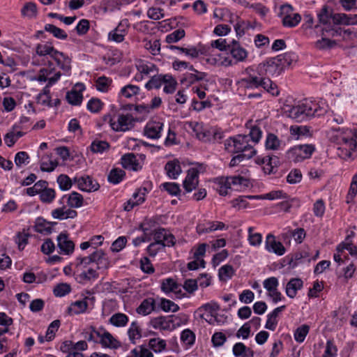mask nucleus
I'll return each instance as SVG.
<instances>
[{"mask_svg": "<svg viewBox=\"0 0 357 357\" xmlns=\"http://www.w3.org/2000/svg\"><path fill=\"white\" fill-rule=\"evenodd\" d=\"M163 84H165L163 91L167 94L173 93L176 89L177 82L169 74H166V78Z\"/></svg>", "mask_w": 357, "mask_h": 357, "instance_id": "49", "label": "nucleus"}, {"mask_svg": "<svg viewBox=\"0 0 357 357\" xmlns=\"http://www.w3.org/2000/svg\"><path fill=\"white\" fill-rule=\"evenodd\" d=\"M161 290L165 294L174 293L176 298H182L185 296V293L183 291L181 286L171 278L162 280Z\"/></svg>", "mask_w": 357, "mask_h": 357, "instance_id": "12", "label": "nucleus"}, {"mask_svg": "<svg viewBox=\"0 0 357 357\" xmlns=\"http://www.w3.org/2000/svg\"><path fill=\"white\" fill-rule=\"evenodd\" d=\"M218 274L220 280H227L232 278L234 269L231 265H224L219 269Z\"/></svg>", "mask_w": 357, "mask_h": 357, "instance_id": "54", "label": "nucleus"}, {"mask_svg": "<svg viewBox=\"0 0 357 357\" xmlns=\"http://www.w3.org/2000/svg\"><path fill=\"white\" fill-rule=\"evenodd\" d=\"M166 78V74L162 75H153L151 76L149 82L145 84V88L147 90H151L153 89H159L163 82H165Z\"/></svg>", "mask_w": 357, "mask_h": 357, "instance_id": "40", "label": "nucleus"}, {"mask_svg": "<svg viewBox=\"0 0 357 357\" xmlns=\"http://www.w3.org/2000/svg\"><path fill=\"white\" fill-rule=\"evenodd\" d=\"M249 197L251 199L273 200L277 199H285L287 197V195L282 190H275L264 195L252 196Z\"/></svg>", "mask_w": 357, "mask_h": 357, "instance_id": "42", "label": "nucleus"}, {"mask_svg": "<svg viewBox=\"0 0 357 357\" xmlns=\"http://www.w3.org/2000/svg\"><path fill=\"white\" fill-rule=\"evenodd\" d=\"M38 15L36 4L33 2L26 3L21 9V15L28 19L36 18Z\"/></svg>", "mask_w": 357, "mask_h": 357, "instance_id": "35", "label": "nucleus"}, {"mask_svg": "<svg viewBox=\"0 0 357 357\" xmlns=\"http://www.w3.org/2000/svg\"><path fill=\"white\" fill-rule=\"evenodd\" d=\"M296 60V55L293 52L280 54L259 63L256 68V73L268 78L270 76L277 77Z\"/></svg>", "mask_w": 357, "mask_h": 357, "instance_id": "1", "label": "nucleus"}, {"mask_svg": "<svg viewBox=\"0 0 357 357\" xmlns=\"http://www.w3.org/2000/svg\"><path fill=\"white\" fill-rule=\"evenodd\" d=\"M75 181L77 183L78 188L86 192L96 191L99 189L100 185L89 176L75 178Z\"/></svg>", "mask_w": 357, "mask_h": 357, "instance_id": "17", "label": "nucleus"}, {"mask_svg": "<svg viewBox=\"0 0 357 357\" xmlns=\"http://www.w3.org/2000/svg\"><path fill=\"white\" fill-rule=\"evenodd\" d=\"M155 308V301L153 298H147L142 301L136 312L141 315L146 316L151 314Z\"/></svg>", "mask_w": 357, "mask_h": 357, "instance_id": "30", "label": "nucleus"}, {"mask_svg": "<svg viewBox=\"0 0 357 357\" xmlns=\"http://www.w3.org/2000/svg\"><path fill=\"white\" fill-rule=\"evenodd\" d=\"M160 307L165 312H176L179 310V306L177 304L166 298L161 299Z\"/></svg>", "mask_w": 357, "mask_h": 357, "instance_id": "61", "label": "nucleus"}, {"mask_svg": "<svg viewBox=\"0 0 357 357\" xmlns=\"http://www.w3.org/2000/svg\"><path fill=\"white\" fill-rule=\"evenodd\" d=\"M87 300L93 301L94 298L86 297L82 301H76L68 307L67 312L70 315L82 314L86 312L88 307Z\"/></svg>", "mask_w": 357, "mask_h": 357, "instance_id": "21", "label": "nucleus"}, {"mask_svg": "<svg viewBox=\"0 0 357 357\" xmlns=\"http://www.w3.org/2000/svg\"><path fill=\"white\" fill-rule=\"evenodd\" d=\"M35 229L39 233H50L52 229L50 222L41 218L36 220Z\"/></svg>", "mask_w": 357, "mask_h": 357, "instance_id": "55", "label": "nucleus"}, {"mask_svg": "<svg viewBox=\"0 0 357 357\" xmlns=\"http://www.w3.org/2000/svg\"><path fill=\"white\" fill-rule=\"evenodd\" d=\"M303 286V282L301 278H294L290 279L286 285L285 292L291 298L296 297L297 291Z\"/></svg>", "mask_w": 357, "mask_h": 357, "instance_id": "23", "label": "nucleus"}, {"mask_svg": "<svg viewBox=\"0 0 357 357\" xmlns=\"http://www.w3.org/2000/svg\"><path fill=\"white\" fill-rule=\"evenodd\" d=\"M49 63L48 67L42 68L39 70L38 76V81L40 82H44L47 80L48 76L53 73L54 72V68L53 67V63L47 61Z\"/></svg>", "mask_w": 357, "mask_h": 357, "instance_id": "53", "label": "nucleus"}, {"mask_svg": "<svg viewBox=\"0 0 357 357\" xmlns=\"http://www.w3.org/2000/svg\"><path fill=\"white\" fill-rule=\"evenodd\" d=\"M163 123L159 121L149 123L144 130L145 135L151 139H158L160 137V132Z\"/></svg>", "mask_w": 357, "mask_h": 357, "instance_id": "27", "label": "nucleus"}, {"mask_svg": "<svg viewBox=\"0 0 357 357\" xmlns=\"http://www.w3.org/2000/svg\"><path fill=\"white\" fill-rule=\"evenodd\" d=\"M44 29L45 31L52 33L55 38L58 39L66 40L68 38V34L63 29L53 24H45Z\"/></svg>", "mask_w": 357, "mask_h": 357, "instance_id": "45", "label": "nucleus"}, {"mask_svg": "<svg viewBox=\"0 0 357 357\" xmlns=\"http://www.w3.org/2000/svg\"><path fill=\"white\" fill-rule=\"evenodd\" d=\"M39 195L42 202L50 204L54 199L56 192L54 189L47 187Z\"/></svg>", "mask_w": 357, "mask_h": 357, "instance_id": "58", "label": "nucleus"}, {"mask_svg": "<svg viewBox=\"0 0 357 357\" xmlns=\"http://www.w3.org/2000/svg\"><path fill=\"white\" fill-rule=\"evenodd\" d=\"M219 305L215 302L207 303L202 305L198 308L199 312L206 311L210 313V319L205 318V320L211 324H213L215 321L219 323L215 313L219 310Z\"/></svg>", "mask_w": 357, "mask_h": 357, "instance_id": "25", "label": "nucleus"}, {"mask_svg": "<svg viewBox=\"0 0 357 357\" xmlns=\"http://www.w3.org/2000/svg\"><path fill=\"white\" fill-rule=\"evenodd\" d=\"M79 88V91L72 89L66 94V99L68 102L73 105H79L82 103L83 96L82 91L84 89L82 84L77 85Z\"/></svg>", "mask_w": 357, "mask_h": 357, "instance_id": "31", "label": "nucleus"}, {"mask_svg": "<svg viewBox=\"0 0 357 357\" xmlns=\"http://www.w3.org/2000/svg\"><path fill=\"white\" fill-rule=\"evenodd\" d=\"M310 327L306 324H303L298 327L294 333V339L297 342H303L307 333H309Z\"/></svg>", "mask_w": 357, "mask_h": 357, "instance_id": "57", "label": "nucleus"}, {"mask_svg": "<svg viewBox=\"0 0 357 357\" xmlns=\"http://www.w3.org/2000/svg\"><path fill=\"white\" fill-rule=\"evenodd\" d=\"M160 188L166 190L171 195H177L181 192L179 185L176 183H163L160 185Z\"/></svg>", "mask_w": 357, "mask_h": 357, "instance_id": "60", "label": "nucleus"}, {"mask_svg": "<svg viewBox=\"0 0 357 357\" xmlns=\"http://www.w3.org/2000/svg\"><path fill=\"white\" fill-rule=\"evenodd\" d=\"M259 162L265 165L264 169L268 171L269 173L273 172L274 167L277 166L278 163V158L276 156H265L261 159H258Z\"/></svg>", "mask_w": 357, "mask_h": 357, "instance_id": "47", "label": "nucleus"}, {"mask_svg": "<svg viewBox=\"0 0 357 357\" xmlns=\"http://www.w3.org/2000/svg\"><path fill=\"white\" fill-rule=\"evenodd\" d=\"M128 335L131 343L135 344L136 340L141 338L142 330L137 321H132L128 330Z\"/></svg>", "mask_w": 357, "mask_h": 357, "instance_id": "38", "label": "nucleus"}, {"mask_svg": "<svg viewBox=\"0 0 357 357\" xmlns=\"http://www.w3.org/2000/svg\"><path fill=\"white\" fill-rule=\"evenodd\" d=\"M130 24L127 19L122 20L117 26L108 33V40L115 43H121L128 32Z\"/></svg>", "mask_w": 357, "mask_h": 357, "instance_id": "10", "label": "nucleus"}, {"mask_svg": "<svg viewBox=\"0 0 357 357\" xmlns=\"http://www.w3.org/2000/svg\"><path fill=\"white\" fill-rule=\"evenodd\" d=\"M339 134L340 148L344 158H350L353 151L357 150V132L348 128H334Z\"/></svg>", "mask_w": 357, "mask_h": 357, "instance_id": "7", "label": "nucleus"}, {"mask_svg": "<svg viewBox=\"0 0 357 357\" xmlns=\"http://www.w3.org/2000/svg\"><path fill=\"white\" fill-rule=\"evenodd\" d=\"M52 216L54 219L60 220H66L68 218H75L77 215V212L70 208H67L63 205L61 207L55 208L52 211Z\"/></svg>", "mask_w": 357, "mask_h": 357, "instance_id": "20", "label": "nucleus"}, {"mask_svg": "<svg viewBox=\"0 0 357 357\" xmlns=\"http://www.w3.org/2000/svg\"><path fill=\"white\" fill-rule=\"evenodd\" d=\"M111 84L112 79L105 76H101L96 80V87L101 92L108 91Z\"/></svg>", "mask_w": 357, "mask_h": 357, "instance_id": "50", "label": "nucleus"}, {"mask_svg": "<svg viewBox=\"0 0 357 357\" xmlns=\"http://www.w3.org/2000/svg\"><path fill=\"white\" fill-rule=\"evenodd\" d=\"M285 305L278 307L267 315V320L265 325L266 328L273 331L275 330L278 325L277 318L279 316V314L282 312L285 309Z\"/></svg>", "mask_w": 357, "mask_h": 357, "instance_id": "28", "label": "nucleus"}, {"mask_svg": "<svg viewBox=\"0 0 357 357\" xmlns=\"http://www.w3.org/2000/svg\"><path fill=\"white\" fill-rule=\"evenodd\" d=\"M232 353L235 357H254L252 349L242 342H237L233 346Z\"/></svg>", "mask_w": 357, "mask_h": 357, "instance_id": "32", "label": "nucleus"}, {"mask_svg": "<svg viewBox=\"0 0 357 357\" xmlns=\"http://www.w3.org/2000/svg\"><path fill=\"white\" fill-rule=\"evenodd\" d=\"M185 36V31L183 29H177L166 36L165 41L169 43H176Z\"/></svg>", "mask_w": 357, "mask_h": 357, "instance_id": "64", "label": "nucleus"}, {"mask_svg": "<svg viewBox=\"0 0 357 357\" xmlns=\"http://www.w3.org/2000/svg\"><path fill=\"white\" fill-rule=\"evenodd\" d=\"M134 119L130 114L117 115L116 123H112V130L115 132H126L134 126Z\"/></svg>", "mask_w": 357, "mask_h": 357, "instance_id": "11", "label": "nucleus"}, {"mask_svg": "<svg viewBox=\"0 0 357 357\" xmlns=\"http://www.w3.org/2000/svg\"><path fill=\"white\" fill-rule=\"evenodd\" d=\"M314 151L313 146L310 144L295 146L288 151V158L295 162H302L305 159L310 158Z\"/></svg>", "mask_w": 357, "mask_h": 357, "instance_id": "9", "label": "nucleus"}, {"mask_svg": "<svg viewBox=\"0 0 357 357\" xmlns=\"http://www.w3.org/2000/svg\"><path fill=\"white\" fill-rule=\"evenodd\" d=\"M223 181L225 183H227L231 188V187H234L236 190L247 188L250 184L248 179L241 176H231L225 177Z\"/></svg>", "mask_w": 357, "mask_h": 357, "instance_id": "22", "label": "nucleus"}, {"mask_svg": "<svg viewBox=\"0 0 357 357\" xmlns=\"http://www.w3.org/2000/svg\"><path fill=\"white\" fill-rule=\"evenodd\" d=\"M225 147L229 153L241 155L246 159H250L257 153L253 145L249 142V136L246 135L229 138L225 142Z\"/></svg>", "mask_w": 357, "mask_h": 357, "instance_id": "4", "label": "nucleus"}, {"mask_svg": "<svg viewBox=\"0 0 357 357\" xmlns=\"http://www.w3.org/2000/svg\"><path fill=\"white\" fill-rule=\"evenodd\" d=\"M160 218L154 216L151 218H146L140 225V229L144 231V235L148 232H152L153 229L160 224Z\"/></svg>", "mask_w": 357, "mask_h": 357, "instance_id": "36", "label": "nucleus"}, {"mask_svg": "<svg viewBox=\"0 0 357 357\" xmlns=\"http://www.w3.org/2000/svg\"><path fill=\"white\" fill-rule=\"evenodd\" d=\"M93 331L99 338L98 342L103 348L116 349L121 347V343L104 327H100L98 329L93 328Z\"/></svg>", "mask_w": 357, "mask_h": 357, "instance_id": "8", "label": "nucleus"}, {"mask_svg": "<svg viewBox=\"0 0 357 357\" xmlns=\"http://www.w3.org/2000/svg\"><path fill=\"white\" fill-rule=\"evenodd\" d=\"M265 248L269 252H273L278 256L283 255L286 249L282 243L275 240V237L272 234H268L266 237Z\"/></svg>", "mask_w": 357, "mask_h": 357, "instance_id": "13", "label": "nucleus"}, {"mask_svg": "<svg viewBox=\"0 0 357 357\" xmlns=\"http://www.w3.org/2000/svg\"><path fill=\"white\" fill-rule=\"evenodd\" d=\"M301 20V16L298 13H292L291 15L283 17L282 24L286 27H294L298 24Z\"/></svg>", "mask_w": 357, "mask_h": 357, "instance_id": "48", "label": "nucleus"}, {"mask_svg": "<svg viewBox=\"0 0 357 357\" xmlns=\"http://www.w3.org/2000/svg\"><path fill=\"white\" fill-rule=\"evenodd\" d=\"M122 166L126 169L137 171L141 169L136 155L133 153L124 154L121 157Z\"/></svg>", "mask_w": 357, "mask_h": 357, "instance_id": "26", "label": "nucleus"}, {"mask_svg": "<svg viewBox=\"0 0 357 357\" xmlns=\"http://www.w3.org/2000/svg\"><path fill=\"white\" fill-rule=\"evenodd\" d=\"M317 17L321 24L315 25L314 29L317 33L321 32V35H325V32L328 33V36L335 37L341 36L342 31L340 29L334 28L335 25L340 24V23H345L344 21L346 18L344 13H333L331 9L327 6H324L320 11L317 13Z\"/></svg>", "mask_w": 357, "mask_h": 357, "instance_id": "2", "label": "nucleus"}, {"mask_svg": "<svg viewBox=\"0 0 357 357\" xmlns=\"http://www.w3.org/2000/svg\"><path fill=\"white\" fill-rule=\"evenodd\" d=\"M90 255L93 263L96 264V269H107L109 268L110 261L102 249L94 250Z\"/></svg>", "mask_w": 357, "mask_h": 357, "instance_id": "18", "label": "nucleus"}, {"mask_svg": "<svg viewBox=\"0 0 357 357\" xmlns=\"http://www.w3.org/2000/svg\"><path fill=\"white\" fill-rule=\"evenodd\" d=\"M129 321L128 317L121 312L114 314L109 319V324L116 327H124Z\"/></svg>", "mask_w": 357, "mask_h": 357, "instance_id": "39", "label": "nucleus"}, {"mask_svg": "<svg viewBox=\"0 0 357 357\" xmlns=\"http://www.w3.org/2000/svg\"><path fill=\"white\" fill-rule=\"evenodd\" d=\"M302 173L300 169H293L287 176V181L290 184L298 183L302 180Z\"/></svg>", "mask_w": 357, "mask_h": 357, "instance_id": "62", "label": "nucleus"}, {"mask_svg": "<svg viewBox=\"0 0 357 357\" xmlns=\"http://www.w3.org/2000/svg\"><path fill=\"white\" fill-rule=\"evenodd\" d=\"M254 228L250 227L248 228V241L252 246H259L262 241V235L260 233H254Z\"/></svg>", "mask_w": 357, "mask_h": 357, "instance_id": "56", "label": "nucleus"}, {"mask_svg": "<svg viewBox=\"0 0 357 357\" xmlns=\"http://www.w3.org/2000/svg\"><path fill=\"white\" fill-rule=\"evenodd\" d=\"M135 66L137 71L144 76H149L152 73H158V68L154 63L144 60L137 61Z\"/></svg>", "mask_w": 357, "mask_h": 357, "instance_id": "24", "label": "nucleus"}, {"mask_svg": "<svg viewBox=\"0 0 357 357\" xmlns=\"http://www.w3.org/2000/svg\"><path fill=\"white\" fill-rule=\"evenodd\" d=\"M180 339L183 348L188 349L195 344L196 335L192 331L186 328L181 332Z\"/></svg>", "mask_w": 357, "mask_h": 357, "instance_id": "33", "label": "nucleus"}, {"mask_svg": "<svg viewBox=\"0 0 357 357\" xmlns=\"http://www.w3.org/2000/svg\"><path fill=\"white\" fill-rule=\"evenodd\" d=\"M36 52L40 56H49L56 62L58 66L63 71V74L70 75L71 59L63 52L56 50L51 43L37 45Z\"/></svg>", "mask_w": 357, "mask_h": 357, "instance_id": "5", "label": "nucleus"}, {"mask_svg": "<svg viewBox=\"0 0 357 357\" xmlns=\"http://www.w3.org/2000/svg\"><path fill=\"white\" fill-rule=\"evenodd\" d=\"M252 195L248 196H238L236 199H234L231 203L234 208L237 209L245 208L248 206V199H252L249 197H252Z\"/></svg>", "mask_w": 357, "mask_h": 357, "instance_id": "59", "label": "nucleus"}, {"mask_svg": "<svg viewBox=\"0 0 357 357\" xmlns=\"http://www.w3.org/2000/svg\"><path fill=\"white\" fill-rule=\"evenodd\" d=\"M172 317H159L151 320L152 326L155 329L167 330L173 324Z\"/></svg>", "mask_w": 357, "mask_h": 357, "instance_id": "34", "label": "nucleus"}, {"mask_svg": "<svg viewBox=\"0 0 357 357\" xmlns=\"http://www.w3.org/2000/svg\"><path fill=\"white\" fill-rule=\"evenodd\" d=\"M282 142L273 133H268L266 138L265 146L268 150H279L281 147Z\"/></svg>", "mask_w": 357, "mask_h": 357, "instance_id": "41", "label": "nucleus"}, {"mask_svg": "<svg viewBox=\"0 0 357 357\" xmlns=\"http://www.w3.org/2000/svg\"><path fill=\"white\" fill-rule=\"evenodd\" d=\"M126 172L119 168L112 169L108 175V181L113 184L119 183L125 177Z\"/></svg>", "mask_w": 357, "mask_h": 357, "instance_id": "44", "label": "nucleus"}, {"mask_svg": "<svg viewBox=\"0 0 357 357\" xmlns=\"http://www.w3.org/2000/svg\"><path fill=\"white\" fill-rule=\"evenodd\" d=\"M57 245L59 248L60 254L63 255H71L75 248L74 243L69 239L68 235L66 233H61L57 236Z\"/></svg>", "mask_w": 357, "mask_h": 357, "instance_id": "16", "label": "nucleus"}, {"mask_svg": "<svg viewBox=\"0 0 357 357\" xmlns=\"http://www.w3.org/2000/svg\"><path fill=\"white\" fill-rule=\"evenodd\" d=\"M241 82L246 89H255L262 87L274 96L279 95L277 85L268 77L250 73L246 77L241 79Z\"/></svg>", "mask_w": 357, "mask_h": 357, "instance_id": "6", "label": "nucleus"}, {"mask_svg": "<svg viewBox=\"0 0 357 357\" xmlns=\"http://www.w3.org/2000/svg\"><path fill=\"white\" fill-rule=\"evenodd\" d=\"M337 354V348L333 340H328L326 344V349L322 357H335Z\"/></svg>", "mask_w": 357, "mask_h": 357, "instance_id": "63", "label": "nucleus"}, {"mask_svg": "<svg viewBox=\"0 0 357 357\" xmlns=\"http://www.w3.org/2000/svg\"><path fill=\"white\" fill-rule=\"evenodd\" d=\"M140 89L134 84H127L122 87L119 91L120 98H131L139 93Z\"/></svg>", "mask_w": 357, "mask_h": 357, "instance_id": "37", "label": "nucleus"}, {"mask_svg": "<svg viewBox=\"0 0 357 357\" xmlns=\"http://www.w3.org/2000/svg\"><path fill=\"white\" fill-rule=\"evenodd\" d=\"M148 347L155 353L161 352L166 349V341L159 337L151 338Z\"/></svg>", "mask_w": 357, "mask_h": 357, "instance_id": "43", "label": "nucleus"}, {"mask_svg": "<svg viewBox=\"0 0 357 357\" xmlns=\"http://www.w3.org/2000/svg\"><path fill=\"white\" fill-rule=\"evenodd\" d=\"M13 324L12 318L6 313L0 312V335L8 331V327Z\"/></svg>", "mask_w": 357, "mask_h": 357, "instance_id": "51", "label": "nucleus"}, {"mask_svg": "<svg viewBox=\"0 0 357 357\" xmlns=\"http://www.w3.org/2000/svg\"><path fill=\"white\" fill-rule=\"evenodd\" d=\"M197 233L199 235H202L203 234L211 233L212 231H215V228L214 227L213 221H204L199 222L196 227Z\"/></svg>", "mask_w": 357, "mask_h": 357, "instance_id": "46", "label": "nucleus"}, {"mask_svg": "<svg viewBox=\"0 0 357 357\" xmlns=\"http://www.w3.org/2000/svg\"><path fill=\"white\" fill-rule=\"evenodd\" d=\"M199 174V170L195 167L188 170L187 176L183 183V188L187 192H192L198 185Z\"/></svg>", "mask_w": 357, "mask_h": 357, "instance_id": "14", "label": "nucleus"}, {"mask_svg": "<svg viewBox=\"0 0 357 357\" xmlns=\"http://www.w3.org/2000/svg\"><path fill=\"white\" fill-rule=\"evenodd\" d=\"M165 169L168 177L172 179L177 178L182 172L178 160L168 161L165 166Z\"/></svg>", "mask_w": 357, "mask_h": 357, "instance_id": "29", "label": "nucleus"}, {"mask_svg": "<svg viewBox=\"0 0 357 357\" xmlns=\"http://www.w3.org/2000/svg\"><path fill=\"white\" fill-rule=\"evenodd\" d=\"M284 235L286 236H291L297 243H301L305 237L306 233L304 229L298 228L294 230H289Z\"/></svg>", "mask_w": 357, "mask_h": 357, "instance_id": "52", "label": "nucleus"}, {"mask_svg": "<svg viewBox=\"0 0 357 357\" xmlns=\"http://www.w3.org/2000/svg\"><path fill=\"white\" fill-rule=\"evenodd\" d=\"M83 201V196L81 194L73 191L68 195H63L59 200V203L61 204H63L66 202L70 208H79L82 206Z\"/></svg>", "mask_w": 357, "mask_h": 357, "instance_id": "19", "label": "nucleus"}, {"mask_svg": "<svg viewBox=\"0 0 357 357\" xmlns=\"http://www.w3.org/2000/svg\"><path fill=\"white\" fill-rule=\"evenodd\" d=\"M236 62H243L248 57V53L236 40H230V46L228 50Z\"/></svg>", "mask_w": 357, "mask_h": 357, "instance_id": "15", "label": "nucleus"}, {"mask_svg": "<svg viewBox=\"0 0 357 357\" xmlns=\"http://www.w3.org/2000/svg\"><path fill=\"white\" fill-rule=\"evenodd\" d=\"M326 109L315 101L305 99L288 110L289 116L298 122L324 114Z\"/></svg>", "mask_w": 357, "mask_h": 357, "instance_id": "3", "label": "nucleus"}]
</instances>
